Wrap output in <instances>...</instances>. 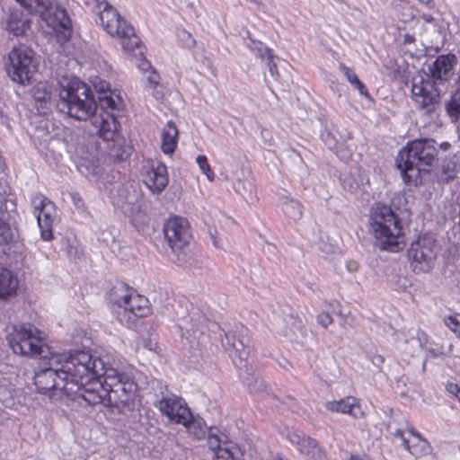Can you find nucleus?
Wrapping results in <instances>:
<instances>
[{
    "mask_svg": "<svg viewBox=\"0 0 460 460\" xmlns=\"http://www.w3.org/2000/svg\"><path fill=\"white\" fill-rule=\"evenodd\" d=\"M82 399L88 405L122 407L134 397L137 384L133 377L111 366L104 358H93L86 364Z\"/></svg>",
    "mask_w": 460,
    "mask_h": 460,
    "instance_id": "obj_1",
    "label": "nucleus"
},
{
    "mask_svg": "<svg viewBox=\"0 0 460 460\" xmlns=\"http://www.w3.org/2000/svg\"><path fill=\"white\" fill-rule=\"evenodd\" d=\"M91 353L75 350L69 354L52 355L45 366L35 372L34 385L40 394L62 391L73 400L83 397L86 364L90 363Z\"/></svg>",
    "mask_w": 460,
    "mask_h": 460,
    "instance_id": "obj_2",
    "label": "nucleus"
},
{
    "mask_svg": "<svg viewBox=\"0 0 460 460\" xmlns=\"http://www.w3.org/2000/svg\"><path fill=\"white\" fill-rule=\"evenodd\" d=\"M436 146L433 138H420L408 143L399 151L395 165L404 183L415 187L422 184L424 177L437 160Z\"/></svg>",
    "mask_w": 460,
    "mask_h": 460,
    "instance_id": "obj_3",
    "label": "nucleus"
},
{
    "mask_svg": "<svg viewBox=\"0 0 460 460\" xmlns=\"http://www.w3.org/2000/svg\"><path fill=\"white\" fill-rule=\"evenodd\" d=\"M58 109L76 120L92 119L98 111L96 96L90 86L78 78L65 77L58 83Z\"/></svg>",
    "mask_w": 460,
    "mask_h": 460,
    "instance_id": "obj_4",
    "label": "nucleus"
},
{
    "mask_svg": "<svg viewBox=\"0 0 460 460\" xmlns=\"http://www.w3.org/2000/svg\"><path fill=\"white\" fill-rule=\"evenodd\" d=\"M369 225L376 239L375 245L381 250L398 252L402 249V227L401 219L391 207L376 204L370 211Z\"/></svg>",
    "mask_w": 460,
    "mask_h": 460,
    "instance_id": "obj_5",
    "label": "nucleus"
},
{
    "mask_svg": "<svg viewBox=\"0 0 460 460\" xmlns=\"http://www.w3.org/2000/svg\"><path fill=\"white\" fill-rule=\"evenodd\" d=\"M446 90L441 83L429 77L426 73L417 75L411 81L412 101L416 108L427 115L437 111Z\"/></svg>",
    "mask_w": 460,
    "mask_h": 460,
    "instance_id": "obj_6",
    "label": "nucleus"
},
{
    "mask_svg": "<svg viewBox=\"0 0 460 460\" xmlns=\"http://www.w3.org/2000/svg\"><path fill=\"white\" fill-rule=\"evenodd\" d=\"M100 22L103 29L112 37H118L121 40V45L124 49L131 51L138 47L139 38L135 32V29L128 24L107 1L102 0L99 3Z\"/></svg>",
    "mask_w": 460,
    "mask_h": 460,
    "instance_id": "obj_7",
    "label": "nucleus"
},
{
    "mask_svg": "<svg viewBox=\"0 0 460 460\" xmlns=\"http://www.w3.org/2000/svg\"><path fill=\"white\" fill-rule=\"evenodd\" d=\"M7 341L15 354L22 356H41L48 349L44 333L31 323L13 326Z\"/></svg>",
    "mask_w": 460,
    "mask_h": 460,
    "instance_id": "obj_8",
    "label": "nucleus"
},
{
    "mask_svg": "<svg viewBox=\"0 0 460 460\" xmlns=\"http://www.w3.org/2000/svg\"><path fill=\"white\" fill-rule=\"evenodd\" d=\"M10 78L20 84L30 83L37 71L38 62L34 51L25 46H14L8 54V63L5 65Z\"/></svg>",
    "mask_w": 460,
    "mask_h": 460,
    "instance_id": "obj_9",
    "label": "nucleus"
},
{
    "mask_svg": "<svg viewBox=\"0 0 460 460\" xmlns=\"http://www.w3.org/2000/svg\"><path fill=\"white\" fill-rule=\"evenodd\" d=\"M438 247L431 234H423L408 249L410 266L416 274L429 272L435 266Z\"/></svg>",
    "mask_w": 460,
    "mask_h": 460,
    "instance_id": "obj_10",
    "label": "nucleus"
},
{
    "mask_svg": "<svg viewBox=\"0 0 460 460\" xmlns=\"http://www.w3.org/2000/svg\"><path fill=\"white\" fill-rule=\"evenodd\" d=\"M164 234L169 247L178 256L179 262L184 261V249L191 239L187 219L181 217L169 218L164 225Z\"/></svg>",
    "mask_w": 460,
    "mask_h": 460,
    "instance_id": "obj_11",
    "label": "nucleus"
},
{
    "mask_svg": "<svg viewBox=\"0 0 460 460\" xmlns=\"http://www.w3.org/2000/svg\"><path fill=\"white\" fill-rule=\"evenodd\" d=\"M148 303L146 297L133 291L117 311L118 320L128 328H134L138 318H143L149 314Z\"/></svg>",
    "mask_w": 460,
    "mask_h": 460,
    "instance_id": "obj_12",
    "label": "nucleus"
},
{
    "mask_svg": "<svg viewBox=\"0 0 460 460\" xmlns=\"http://www.w3.org/2000/svg\"><path fill=\"white\" fill-rule=\"evenodd\" d=\"M158 406L163 414L177 424L185 423L190 417V411L180 397H164Z\"/></svg>",
    "mask_w": 460,
    "mask_h": 460,
    "instance_id": "obj_13",
    "label": "nucleus"
},
{
    "mask_svg": "<svg viewBox=\"0 0 460 460\" xmlns=\"http://www.w3.org/2000/svg\"><path fill=\"white\" fill-rule=\"evenodd\" d=\"M456 57L454 55H441L437 58L432 65L429 66V73H426V75L447 88V83L453 75Z\"/></svg>",
    "mask_w": 460,
    "mask_h": 460,
    "instance_id": "obj_14",
    "label": "nucleus"
},
{
    "mask_svg": "<svg viewBox=\"0 0 460 460\" xmlns=\"http://www.w3.org/2000/svg\"><path fill=\"white\" fill-rule=\"evenodd\" d=\"M208 446L217 460H243V453L236 445L226 442L221 444L219 438L210 432L208 435Z\"/></svg>",
    "mask_w": 460,
    "mask_h": 460,
    "instance_id": "obj_15",
    "label": "nucleus"
},
{
    "mask_svg": "<svg viewBox=\"0 0 460 460\" xmlns=\"http://www.w3.org/2000/svg\"><path fill=\"white\" fill-rule=\"evenodd\" d=\"M102 112L98 117H93V124L97 129V134L105 141L112 140L117 128L116 112L118 111L101 110Z\"/></svg>",
    "mask_w": 460,
    "mask_h": 460,
    "instance_id": "obj_16",
    "label": "nucleus"
},
{
    "mask_svg": "<svg viewBox=\"0 0 460 460\" xmlns=\"http://www.w3.org/2000/svg\"><path fill=\"white\" fill-rule=\"evenodd\" d=\"M169 181L167 168L163 164H152L144 175V182L146 187L155 194L161 193Z\"/></svg>",
    "mask_w": 460,
    "mask_h": 460,
    "instance_id": "obj_17",
    "label": "nucleus"
},
{
    "mask_svg": "<svg viewBox=\"0 0 460 460\" xmlns=\"http://www.w3.org/2000/svg\"><path fill=\"white\" fill-rule=\"evenodd\" d=\"M30 13L22 9H13L5 20V29L14 36H23L31 29Z\"/></svg>",
    "mask_w": 460,
    "mask_h": 460,
    "instance_id": "obj_18",
    "label": "nucleus"
},
{
    "mask_svg": "<svg viewBox=\"0 0 460 460\" xmlns=\"http://www.w3.org/2000/svg\"><path fill=\"white\" fill-rule=\"evenodd\" d=\"M325 407L330 411L349 414L355 419L365 417V412L358 403V401L352 396L343 398L340 401L326 402Z\"/></svg>",
    "mask_w": 460,
    "mask_h": 460,
    "instance_id": "obj_19",
    "label": "nucleus"
},
{
    "mask_svg": "<svg viewBox=\"0 0 460 460\" xmlns=\"http://www.w3.org/2000/svg\"><path fill=\"white\" fill-rule=\"evenodd\" d=\"M289 439L292 444L296 446L300 453L314 459H321L323 457V453L315 439L298 431L292 432Z\"/></svg>",
    "mask_w": 460,
    "mask_h": 460,
    "instance_id": "obj_20",
    "label": "nucleus"
},
{
    "mask_svg": "<svg viewBox=\"0 0 460 460\" xmlns=\"http://www.w3.org/2000/svg\"><path fill=\"white\" fill-rule=\"evenodd\" d=\"M56 207L53 205H47L45 209L40 210L36 216L38 226L40 229V235L44 241H50L53 238L52 226L56 221Z\"/></svg>",
    "mask_w": 460,
    "mask_h": 460,
    "instance_id": "obj_21",
    "label": "nucleus"
},
{
    "mask_svg": "<svg viewBox=\"0 0 460 460\" xmlns=\"http://www.w3.org/2000/svg\"><path fill=\"white\" fill-rule=\"evenodd\" d=\"M110 84L102 82L99 87L100 93L96 97L100 110H111L120 111L122 108V99L109 89Z\"/></svg>",
    "mask_w": 460,
    "mask_h": 460,
    "instance_id": "obj_22",
    "label": "nucleus"
},
{
    "mask_svg": "<svg viewBox=\"0 0 460 460\" xmlns=\"http://www.w3.org/2000/svg\"><path fill=\"white\" fill-rule=\"evenodd\" d=\"M55 17L58 21L54 26L58 41L66 42L70 39L72 33L71 20L65 9H57Z\"/></svg>",
    "mask_w": 460,
    "mask_h": 460,
    "instance_id": "obj_23",
    "label": "nucleus"
},
{
    "mask_svg": "<svg viewBox=\"0 0 460 460\" xmlns=\"http://www.w3.org/2000/svg\"><path fill=\"white\" fill-rule=\"evenodd\" d=\"M178 128L174 122L169 120L162 130L161 149L166 155H172L177 146Z\"/></svg>",
    "mask_w": 460,
    "mask_h": 460,
    "instance_id": "obj_24",
    "label": "nucleus"
},
{
    "mask_svg": "<svg viewBox=\"0 0 460 460\" xmlns=\"http://www.w3.org/2000/svg\"><path fill=\"white\" fill-rule=\"evenodd\" d=\"M18 287L17 279L6 268L0 267V298L12 296Z\"/></svg>",
    "mask_w": 460,
    "mask_h": 460,
    "instance_id": "obj_25",
    "label": "nucleus"
},
{
    "mask_svg": "<svg viewBox=\"0 0 460 460\" xmlns=\"http://www.w3.org/2000/svg\"><path fill=\"white\" fill-rule=\"evenodd\" d=\"M32 97L36 102V108L40 113H46L49 109L48 104L51 100V92L49 87L44 84L40 83L32 89Z\"/></svg>",
    "mask_w": 460,
    "mask_h": 460,
    "instance_id": "obj_26",
    "label": "nucleus"
},
{
    "mask_svg": "<svg viewBox=\"0 0 460 460\" xmlns=\"http://www.w3.org/2000/svg\"><path fill=\"white\" fill-rule=\"evenodd\" d=\"M460 170V156L454 155L443 162L438 179L442 182H448L455 179Z\"/></svg>",
    "mask_w": 460,
    "mask_h": 460,
    "instance_id": "obj_27",
    "label": "nucleus"
},
{
    "mask_svg": "<svg viewBox=\"0 0 460 460\" xmlns=\"http://www.w3.org/2000/svg\"><path fill=\"white\" fill-rule=\"evenodd\" d=\"M247 329L242 327L240 331V337L235 339L234 336L230 338V335L226 333L227 344L232 346L240 358H244L248 355L245 349L250 346V338L247 335Z\"/></svg>",
    "mask_w": 460,
    "mask_h": 460,
    "instance_id": "obj_28",
    "label": "nucleus"
},
{
    "mask_svg": "<svg viewBox=\"0 0 460 460\" xmlns=\"http://www.w3.org/2000/svg\"><path fill=\"white\" fill-rule=\"evenodd\" d=\"M280 205L285 215L290 219L296 221L302 217L304 207L299 201L288 196H283L280 199Z\"/></svg>",
    "mask_w": 460,
    "mask_h": 460,
    "instance_id": "obj_29",
    "label": "nucleus"
},
{
    "mask_svg": "<svg viewBox=\"0 0 460 460\" xmlns=\"http://www.w3.org/2000/svg\"><path fill=\"white\" fill-rule=\"evenodd\" d=\"M404 447L413 456H420L429 451V446L426 439L420 435H415L413 438H403Z\"/></svg>",
    "mask_w": 460,
    "mask_h": 460,
    "instance_id": "obj_30",
    "label": "nucleus"
},
{
    "mask_svg": "<svg viewBox=\"0 0 460 460\" xmlns=\"http://www.w3.org/2000/svg\"><path fill=\"white\" fill-rule=\"evenodd\" d=\"M196 439L204 438L208 432V427L201 418H194L190 411V417L185 423H181Z\"/></svg>",
    "mask_w": 460,
    "mask_h": 460,
    "instance_id": "obj_31",
    "label": "nucleus"
},
{
    "mask_svg": "<svg viewBox=\"0 0 460 460\" xmlns=\"http://www.w3.org/2000/svg\"><path fill=\"white\" fill-rule=\"evenodd\" d=\"M389 272H386L387 282L395 289V290H404L408 286V279L400 275V268L398 264L394 263L389 265L388 269Z\"/></svg>",
    "mask_w": 460,
    "mask_h": 460,
    "instance_id": "obj_32",
    "label": "nucleus"
},
{
    "mask_svg": "<svg viewBox=\"0 0 460 460\" xmlns=\"http://www.w3.org/2000/svg\"><path fill=\"white\" fill-rule=\"evenodd\" d=\"M8 193V190L0 192V221L11 220L16 213V205L13 199L7 198Z\"/></svg>",
    "mask_w": 460,
    "mask_h": 460,
    "instance_id": "obj_33",
    "label": "nucleus"
},
{
    "mask_svg": "<svg viewBox=\"0 0 460 460\" xmlns=\"http://www.w3.org/2000/svg\"><path fill=\"white\" fill-rule=\"evenodd\" d=\"M144 83L146 88L155 91L153 95L156 100L163 98L164 93L162 91V85L160 84V75L155 69H151L145 74Z\"/></svg>",
    "mask_w": 460,
    "mask_h": 460,
    "instance_id": "obj_34",
    "label": "nucleus"
},
{
    "mask_svg": "<svg viewBox=\"0 0 460 460\" xmlns=\"http://www.w3.org/2000/svg\"><path fill=\"white\" fill-rule=\"evenodd\" d=\"M341 71L347 78V80L353 85L357 90H358L359 93L365 96L367 99H371V96L366 87V85L359 80L358 75L351 70L349 67L341 65Z\"/></svg>",
    "mask_w": 460,
    "mask_h": 460,
    "instance_id": "obj_35",
    "label": "nucleus"
},
{
    "mask_svg": "<svg viewBox=\"0 0 460 460\" xmlns=\"http://www.w3.org/2000/svg\"><path fill=\"white\" fill-rule=\"evenodd\" d=\"M134 290L129 289L128 286L123 283H119L114 286L111 290V300L114 305H118V310L123 305L124 300L131 295Z\"/></svg>",
    "mask_w": 460,
    "mask_h": 460,
    "instance_id": "obj_36",
    "label": "nucleus"
},
{
    "mask_svg": "<svg viewBox=\"0 0 460 460\" xmlns=\"http://www.w3.org/2000/svg\"><path fill=\"white\" fill-rule=\"evenodd\" d=\"M447 111L451 118L455 119H460V88H458L452 95L446 105Z\"/></svg>",
    "mask_w": 460,
    "mask_h": 460,
    "instance_id": "obj_37",
    "label": "nucleus"
},
{
    "mask_svg": "<svg viewBox=\"0 0 460 460\" xmlns=\"http://www.w3.org/2000/svg\"><path fill=\"white\" fill-rule=\"evenodd\" d=\"M9 221L10 220L0 221V251H4V248L12 242L13 237Z\"/></svg>",
    "mask_w": 460,
    "mask_h": 460,
    "instance_id": "obj_38",
    "label": "nucleus"
},
{
    "mask_svg": "<svg viewBox=\"0 0 460 460\" xmlns=\"http://www.w3.org/2000/svg\"><path fill=\"white\" fill-rule=\"evenodd\" d=\"M54 203L42 194L36 193L31 197V205L33 207V213L37 216L40 210L45 209L47 205H53Z\"/></svg>",
    "mask_w": 460,
    "mask_h": 460,
    "instance_id": "obj_39",
    "label": "nucleus"
},
{
    "mask_svg": "<svg viewBox=\"0 0 460 460\" xmlns=\"http://www.w3.org/2000/svg\"><path fill=\"white\" fill-rule=\"evenodd\" d=\"M249 48L260 58H268L272 54V50L261 41L251 40Z\"/></svg>",
    "mask_w": 460,
    "mask_h": 460,
    "instance_id": "obj_40",
    "label": "nucleus"
},
{
    "mask_svg": "<svg viewBox=\"0 0 460 460\" xmlns=\"http://www.w3.org/2000/svg\"><path fill=\"white\" fill-rule=\"evenodd\" d=\"M196 161L197 164H199V169L207 176L208 180L209 181H213L215 179V174L210 168L207 156L200 155L197 157Z\"/></svg>",
    "mask_w": 460,
    "mask_h": 460,
    "instance_id": "obj_41",
    "label": "nucleus"
},
{
    "mask_svg": "<svg viewBox=\"0 0 460 460\" xmlns=\"http://www.w3.org/2000/svg\"><path fill=\"white\" fill-rule=\"evenodd\" d=\"M445 324L457 336H460V317L458 315L447 316L445 318Z\"/></svg>",
    "mask_w": 460,
    "mask_h": 460,
    "instance_id": "obj_42",
    "label": "nucleus"
},
{
    "mask_svg": "<svg viewBox=\"0 0 460 460\" xmlns=\"http://www.w3.org/2000/svg\"><path fill=\"white\" fill-rule=\"evenodd\" d=\"M321 138L328 148L333 149L336 146L337 141L332 133L323 131L321 134Z\"/></svg>",
    "mask_w": 460,
    "mask_h": 460,
    "instance_id": "obj_43",
    "label": "nucleus"
},
{
    "mask_svg": "<svg viewBox=\"0 0 460 460\" xmlns=\"http://www.w3.org/2000/svg\"><path fill=\"white\" fill-rule=\"evenodd\" d=\"M21 5L27 9H36L43 5L42 0H16Z\"/></svg>",
    "mask_w": 460,
    "mask_h": 460,
    "instance_id": "obj_44",
    "label": "nucleus"
},
{
    "mask_svg": "<svg viewBox=\"0 0 460 460\" xmlns=\"http://www.w3.org/2000/svg\"><path fill=\"white\" fill-rule=\"evenodd\" d=\"M234 189L238 193L244 195L246 192H252V185L250 182L248 183V185H246L243 181H238L234 184Z\"/></svg>",
    "mask_w": 460,
    "mask_h": 460,
    "instance_id": "obj_45",
    "label": "nucleus"
},
{
    "mask_svg": "<svg viewBox=\"0 0 460 460\" xmlns=\"http://www.w3.org/2000/svg\"><path fill=\"white\" fill-rule=\"evenodd\" d=\"M317 323L326 328L332 323V318L328 313L323 312L317 316Z\"/></svg>",
    "mask_w": 460,
    "mask_h": 460,
    "instance_id": "obj_46",
    "label": "nucleus"
},
{
    "mask_svg": "<svg viewBox=\"0 0 460 460\" xmlns=\"http://www.w3.org/2000/svg\"><path fill=\"white\" fill-rule=\"evenodd\" d=\"M267 58V66H268V67H269V71H270V75H271L272 76L278 75H279V73H278L277 65H276V63L274 62V58H275L274 55H273V54H271V55H270V56H269L268 58Z\"/></svg>",
    "mask_w": 460,
    "mask_h": 460,
    "instance_id": "obj_47",
    "label": "nucleus"
},
{
    "mask_svg": "<svg viewBox=\"0 0 460 460\" xmlns=\"http://www.w3.org/2000/svg\"><path fill=\"white\" fill-rule=\"evenodd\" d=\"M394 420H395V419L394 418L392 420V421L389 423L388 430L390 431V433L392 435H394V437H398V438H402V440L403 441V438H406L403 436V429L402 428H394L393 427V423L394 422Z\"/></svg>",
    "mask_w": 460,
    "mask_h": 460,
    "instance_id": "obj_48",
    "label": "nucleus"
},
{
    "mask_svg": "<svg viewBox=\"0 0 460 460\" xmlns=\"http://www.w3.org/2000/svg\"><path fill=\"white\" fill-rule=\"evenodd\" d=\"M446 388L449 394L455 395L460 402V387L457 384L448 383Z\"/></svg>",
    "mask_w": 460,
    "mask_h": 460,
    "instance_id": "obj_49",
    "label": "nucleus"
},
{
    "mask_svg": "<svg viewBox=\"0 0 460 460\" xmlns=\"http://www.w3.org/2000/svg\"><path fill=\"white\" fill-rule=\"evenodd\" d=\"M248 386L252 392H258L265 387L263 380L259 378H256L254 384H249Z\"/></svg>",
    "mask_w": 460,
    "mask_h": 460,
    "instance_id": "obj_50",
    "label": "nucleus"
},
{
    "mask_svg": "<svg viewBox=\"0 0 460 460\" xmlns=\"http://www.w3.org/2000/svg\"><path fill=\"white\" fill-rule=\"evenodd\" d=\"M370 361L372 362V364L377 367H380L382 366V364L384 363L385 361V358L383 356L381 355H378V354H373L371 357H370Z\"/></svg>",
    "mask_w": 460,
    "mask_h": 460,
    "instance_id": "obj_51",
    "label": "nucleus"
},
{
    "mask_svg": "<svg viewBox=\"0 0 460 460\" xmlns=\"http://www.w3.org/2000/svg\"><path fill=\"white\" fill-rule=\"evenodd\" d=\"M403 422H404L405 429L409 432V437L408 438H413L415 435H420V433H418L414 429V428L409 423V421L406 419H403Z\"/></svg>",
    "mask_w": 460,
    "mask_h": 460,
    "instance_id": "obj_52",
    "label": "nucleus"
},
{
    "mask_svg": "<svg viewBox=\"0 0 460 460\" xmlns=\"http://www.w3.org/2000/svg\"><path fill=\"white\" fill-rule=\"evenodd\" d=\"M358 263L356 261H348L346 262V268L349 272H356L358 270Z\"/></svg>",
    "mask_w": 460,
    "mask_h": 460,
    "instance_id": "obj_53",
    "label": "nucleus"
},
{
    "mask_svg": "<svg viewBox=\"0 0 460 460\" xmlns=\"http://www.w3.org/2000/svg\"><path fill=\"white\" fill-rule=\"evenodd\" d=\"M139 68L145 73L146 74L147 72H149L151 69H154L152 66H151V64L148 60L146 59H143L140 64H139Z\"/></svg>",
    "mask_w": 460,
    "mask_h": 460,
    "instance_id": "obj_54",
    "label": "nucleus"
},
{
    "mask_svg": "<svg viewBox=\"0 0 460 460\" xmlns=\"http://www.w3.org/2000/svg\"><path fill=\"white\" fill-rule=\"evenodd\" d=\"M183 35L186 36L187 39H188L187 42L185 43L186 47L189 48V49L193 48L195 46V44H196V41L192 38V36L190 33L186 32V31L183 32Z\"/></svg>",
    "mask_w": 460,
    "mask_h": 460,
    "instance_id": "obj_55",
    "label": "nucleus"
},
{
    "mask_svg": "<svg viewBox=\"0 0 460 460\" xmlns=\"http://www.w3.org/2000/svg\"><path fill=\"white\" fill-rule=\"evenodd\" d=\"M406 342H410L411 345L415 346L417 349L422 347L421 341L420 338H411Z\"/></svg>",
    "mask_w": 460,
    "mask_h": 460,
    "instance_id": "obj_56",
    "label": "nucleus"
},
{
    "mask_svg": "<svg viewBox=\"0 0 460 460\" xmlns=\"http://www.w3.org/2000/svg\"><path fill=\"white\" fill-rule=\"evenodd\" d=\"M154 345H155V343H153L151 340L149 341H146V340H143V347L149 349V350H152L154 349Z\"/></svg>",
    "mask_w": 460,
    "mask_h": 460,
    "instance_id": "obj_57",
    "label": "nucleus"
},
{
    "mask_svg": "<svg viewBox=\"0 0 460 460\" xmlns=\"http://www.w3.org/2000/svg\"><path fill=\"white\" fill-rule=\"evenodd\" d=\"M439 147L442 151H447L451 147V145L448 142H443L439 145Z\"/></svg>",
    "mask_w": 460,
    "mask_h": 460,
    "instance_id": "obj_58",
    "label": "nucleus"
},
{
    "mask_svg": "<svg viewBox=\"0 0 460 460\" xmlns=\"http://www.w3.org/2000/svg\"><path fill=\"white\" fill-rule=\"evenodd\" d=\"M349 460H366V459L358 455H352L350 456Z\"/></svg>",
    "mask_w": 460,
    "mask_h": 460,
    "instance_id": "obj_59",
    "label": "nucleus"
},
{
    "mask_svg": "<svg viewBox=\"0 0 460 460\" xmlns=\"http://www.w3.org/2000/svg\"><path fill=\"white\" fill-rule=\"evenodd\" d=\"M429 353L433 357L436 358L438 356V353H437L434 349H430Z\"/></svg>",
    "mask_w": 460,
    "mask_h": 460,
    "instance_id": "obj_60",
    "label": "nucleus"
},
{
    "mask_svg": "<svg viewBox=\"0 0 460 460\" xmlns=\"http://www.w3.org/2000/svg\"><path fill=\"white\" fill-rule=\"evenodd\" d=\"M420 3L421 4H430L433 0H418Z\"/></svg>",
    "mask_w": 460,
    "mask_h": 460,
    "instance_id": "obj_61",
    "label": "nucleus"
},
{
    "mask_svg": "<svg viewBox=\"0 0 460 460\" xmlns=\"http://www.w3.org/2000/svg\"><path fill=\"white\" fill-rule=\"evenodd\" d=\"M456 83L459 84L460 86V69H459V72L457 74V78H456Z\"/></svg>",
    "mask_w": 460,
    "mask_h": 460,
    "instance_id": "obj_62",
    "label": "nucleus"
},
{
    "mask_svg": "<svg viewBox=\"0 0 460 460\" xmlns=\"http://www.w3.org/2000/svg\"><path fill=\"white\" fill-rule=\"evenodd\" d=\"M414 353H415V350L411 351V356H413Z\"/></svg>",
    "mask_w": 460,
    "mask_h": 460,
    "instance_id": "obj_63",
    "label": "nucleus"
}]
</instances>
